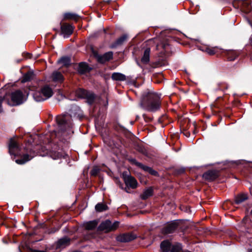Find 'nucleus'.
I'll return each instance as SVG.
<instances>
[{
	"label": "nucleus",
	"mask_w": 252,
	"mask_h": 252,
	"mask_svg": "<svg viewBox=\"0 0 252 252\" xmlns=\"http://www.w3.org/2000/svg\"><path fill=\"white\" fill-rule=\"evenodd\" d=\"M99 171L100 169L98 167L95 166L91 170V174L92 176H95L98 174Z\"/></svg>",
	"instance_id": "34"
},
{
	"label": "nucleus",
	"mask_w": 252,
	"mask_h": 252,
	"mask_svg": "<svg viewBox=\"0 0 252 252\" xmlns=\"http://www.w3.org/2000/svg\"><path fill=\"white\" fill-rule=\"evenodd\" d=\"M165 63H164L163 64H161L160 63H156V64L154 65L155 67H158V66H162V65H164Z\"/></svg>",
	"instance_id": "39"
},
{
	"label": "nucleus",
	"mask_w": 252,
	"mask_h": 252,
	"mask_svg": "<svg viewBox=\"0 0 252 252\" xmlns=\"http://www.w3.org/2000/svg\"><path fill=\"white\" fill-rule=\"evenodd\" d=\"M123 177L127 187H129L133 189L137 188L138 183L133 177L128 175L126 172H124Z\"/></svg>",
	"instance_id": "6"
},
{
	"label": "nucleus",
	"mask_w": 252,
	"mask_h": 252,
	"mask_svg": "<svg viewBox=\"0 0 252 252\" xmlns=\"http://www.w3.org/2000/svg\"><path fill=\"white\" fill-rule=\"evenodd\" d=\"M119 225V222L115 221L112 223L109 220L102 222L98 227V230L107 233L116 230Z\"/></svg>",
	"instance_id": "3"
},
{
	"label": "nucleus",
	"mask_w": 252,
	"mask_h": 252,
	"mask_svg": "<svg viewBox=\"0 0 252 252\" xmlns=\"http://www.w3.org/2000/svg\"><path fill=\"white\" fill-rule=\"evenodd\" d=\"M9 152L11 154L16 155L20 150L17 142L14 139H11L9 144Z\"/></svg>",
	"instance_id": "12"
},
{
	"label": "nucleus",
	"mask_w": 252,
	"mask_h": 252,
	"mask_svg": "<svg viewBox=\"0 0 252 252\" xmlns=\"http://www.w3.org/2000/svg\"><path fill=\"white\" fill-rule=\"evenodd\" d=\"M148 172L149 173H150L151 175H153L155 176H156L158 175V172L157 171H156L155 170H153L151 167L150 168V169H149Z\"/></svg>",
	"instance_id": "38"
},
{
	"label": "nucleus",
	"mask_w": 252,
	"mask_h": 252,
	"mask_svg": "<svg viewBox=\"0 0 252 252\" xmlns=\"http://www.w3.org/2000/svg\"><path fill=\"white\" fill-rule=\"evenodd\" d=\"M52 79L56 82H62L63 80V75L58 71H55L53 73Z\"/></svg>",
	"instance_id": "27"
},
{
	"label": "nucleus",
	"mask_w": 252,
	"mask_h": 252,
	"mask_svg": "<svg viewBox=\"0 0 252 252\" xmlns=\"http://www.w3.org/2000/svg\"><path fill=\"white\" fill-rule=\"evenodd\" d=\"M79 16L74 13H65L64 14V19L65 20H73L75 21H77Z\"/></svg>",
	"instance_id": "26"
},
{
	"label": "nucleus",
	"mask_w": 252,
	"mask_h": 252,
	"mask_svg": "<svg viewBox=\"0 0 252 252\" xmlns=\"http://www.w3.org/2000/svg\"><path fill=\"white\" fill-rule=\"evenodd\" d=\"M137 235L133 233H127L121 234L116 238L117 240L121 242H128L135 239Z\"/></svg>",
	"instance_id": "8"
},
{
	"label": "nucleus",
	"mask_w": 252,
	"mask_h": 252,
	"mask_svg": "<svg viewBox=\"0 0 252 252\" xmlns=\"http://www.w3.org/2000/svg\"><path fill=\"white\" fill-rule=\"evenodd\" d=\"M58 63L62 66H67L70 64V59L68 57H63L58 61Z\"/></svg>",
	"instance_id": "31"
},
{
	"label": "nucleus",
	"mask_w": 252,
	"mask_h": 252,
	"mask_svg": "<svg viewBox=\"0 0 252 252\" xmlns=\"http://www.w3.org/2000/svg\"><path fill=\"white\" fill-rule=\"evenodd\" d=\"M53 94L52 89L48 85L43 86L40 91L33 93L34 99L37 102L45 100L51 97Z\"/></svg>",
	"instance_id": "2"
},
{
	"label": "nucleus",
	"mask_w": 252,
	"mask_h": 252,
	"mask_svg": "<svg viewBox=\"0 0 252 252\" xmlns=\"http://www.w3.org/2000/svg\"><path fill=\"white\" fill-rule=\"evenodd\" d=\"M35 252H48L47 250L46 249L45 251H36Z\"/></svg>",
	"instance_id": "41"
},
{
	"label": "nucleus",
	"mask_w": 252,
	"mask_h": 252,
	"mask_svg": "<svg viewBox=\"0 0 252 252\" xmlns=\"http://www.w3.org/2000/svg\"><path fill=\"white\" fill-rule=\"evenodd\" d=\"M237 57V55L234 52H231L228 54V59L229 61H233Z\"/></svg>",
	"instance_id": "37"
},
{
	"label": "nucleus",
	"mask_w": 252,
	"mask_h": 252,
	"mask_svg": "<svg viewBox=\"0 0 252 252\" xmlns=\"http://www.w3.org/2000/svg\"><path fill=\"white\" fill-rule=\"evenodd\" d=\"M96 58L98 62L100 63H104L112 59L113 53L112 52H108L102 56L97 55L96 56Z\"/></svg>",
	"instance_id": "13"
},
{
	"label": "nucleus",
	"mask_w": 252,
	"mask_h": 252,
	"mask_svg": "<svg viewBox=\"0 0 252 252\" xmlns=\"http://www.w3.org/2000/svg\"><path fill=\"white\" fill-rule=\"evenodd\" d=\"M98 224V221L94 220L84 223L83 227L86 230H92L95 228Z\"/></svg>",
	"instance_id": "15"
},
{
	"label": "nucleus",
	"mask_w": 252,
	"mask_h": 252,
	"mask_svg": "<svg viewBox=\"0 0 252 252\" xmlns=\"http://www.w3.org/2000/svg\"><path fill=\"white\" fill-rule=\"evenodd\" d=\"M66 118L64 116H59L56 118V121L58 125L59 130H62V127L66 125Z\"/></svg>",
	"instance_id": "17"
},
{
	"label": "nucleus",
	"mask_w": 252,
	"mask_h": 252,
	"mask_svg": "<svg viewBox=\"0 0 252 252\" xmlns=\"http://www.w3.org/2000/svg\"><path fill=\"white\" fill-rule=\"evenodd\" d=\"M178 226V222L172 221L167 224L163 228L162 232L164 234H168L173 233Z\"/></svg>",
	"instance_id": "10"
},
{
	"label": "nucleus",
	"mask_w": 252,
	"mask_h": 252,
	"mask_svg": "<svg viewBox=\"0 0 252 252\" xmlns=\"http://www.w3.org/2000/svg\"><path fill=\"white\" fill-rule=\"evenodd\" d=\"M112 79L115 81H123L126 80V76L121 73L115 72L112 74Z\"/></svg>",
	"instance_id": "20"
},
{
	"label": "nucleus",
	"mask_w": 252,
	"mask_h": 252,
	"mask_svg": "<svg viewBox=\"0 0 252 252\" xmlns=\"http://www.w3.org/2000/svg\"><path fill=\"white\" fill-rule=\"evenodd\" d=\"M89 68L88 64L85 63H80L78 66V71L80 74H84L89 71Z\"/></svg>",
	"instance_id": "22"
},
{
	"label": "nucleus",
	"mask_w": 252,
	"mask_h": 252,
	"mask_svg": "<svg viewBox=\"0 0 252 252\" xmlns=\"http://www.w3.org/2000/svg\"><path fill=\"white\" fill-rule=\"evenodd\" d=\"M239 6L243 9L245 12H249L251 10V6L248 1L239 0L238 1Z\"/></svg>",
	"instance_id": "16"
},
{
	"label": "nucleus",
	"mask_w": 252,
	"mask_h": 252,
	"mask_svg": "<svg viewBox=\"0 0 252 252\" xmlns=\"http://www.w3.org/2000/svg\"><path fill=\"white\" fill-rule=\"evenodd\" d=\"M202 51L207 53L209 55H213L218 51V48L205 46L203 47Z\"/></svg>",
	"instance_id": "24"
},
{
	"label": "nucleus",
	"mask_w": 252,
	"mask_h": 252,
	"mask_svg": "<svg viewBox=\"0 0 252 252\" xmlns=\"http://www.w3.org/2000/svg\"><path fill=\"white\" fill-rule=\"evenodd\" d=\"M76 95L79 98L86 99L90 104L94 102L95 98V95L93 93L81 89L76 91Z\"/></svg>",
	"instance_id": "4"
},
{
	"label": "nucleus",
	"mask_w": 252,
	"mask_h": 252,
	"mask_svg": "<svg viewBox=\"0 0 252 252\" xmlns=\"http://www.w3.org/2000/svg\"><path fill=\"white\" fill-rule=\"evenodd\" d=\"M108 208V207L106 204L102 203H97L95 207L96 211L99 212L106 211Z\"/></svg>",
	"instance_id": "30"
},
{
	"label": "nucleus",
	"mask_w": 252,
	"mask_h": 252,
	"mask_svg": "<svg viewBox=\"0 0 252 252\" xmlns=\"http://www.w3.org/2000/svg\"><path fill=\"white\" fill-rule=\"evenodd\" d=\"M34 76L33 73L32 71H29L24 75L22 80V83H25L31 81Z\"/></svg>",
	"instance_id": "29"
},
{
	"label": "nucleus",
	"mask_w": 252,
	"mask_h": 252,
	"mask_svg": "<svg viewBox=\"0 0 252 252\" xmlns=\"http://www.w3.org/2000/svg\"><path fill=\"white\" fill-rule=\"evenodd\" d=\"M23 102V94L19 90L16 91L11 94V101L8 102L10 105H18Z\"/></svg>",
	"instance_id": "5"
},
{
	"label": "nucleus",
	"mask_w": 252,
	"mask_h": 252,
	"mask_svg": "<svg viewBox=\"0 0 252 252\" xmlns=\"http://www.w3.org/2000/svg\"><path fill=\"white\" fill-rule=\"evenodd\" d=\"M153 194V189L151 188H149L145 190L143 193L141 194L140 197L143 199L145 200L147 199L150 196H152Z\"/></svg>",
	"instance_id": "28"
},
{
	"label": "nucleus",
	"mask_w": 252,
	"mask_h": 252,
	"mask_svg": "<svg viewBox=\"0 0 252 252\" xmlns=\"http://www.w3.org/2000/svg\"><path fill=\"white\" fill-rule=\"evenodd\" d=\"M32 158V157L30 156L28 154L23 155L21 159H18L15 160V162L19 164H23L26 162L30 160Z\"/></svg>",
	"instance_id": "25"
},
{
	"label": "nucleus",
	"mask_w": 252,
	"mask_h": 252,
	"mask_svg": "<svg viewBox=\"0 0 252 252\" xmlns=\"http://www.w3.org/2000/svg\"><path fill=\"white\" fill-rule=\"evenodd\" d=\"M70 244V239L64 237L60 239L57 243V248H63Z\"/></svg>",
	"instance_id": "14"
},
{
	"label": "nucleus",
	"mask_w": 252,
	"mask_h": 252,
	"mask_svg": "<svg viewBox=\"0 0 252 252\" xmlns=\"http://www.w3.org/2000/svg\"><path fill=\"white\" fill-rule=\"evenodd\" d=\"M156 43H157L156 49L158 51H160V54L161 56L164 54L165 52L169 45L166 39L162 40L159 39H156Z\"/></svg>",
	"instance_id": "7"
},
{
	"label": "nucleus",
	"mask_w": 252,
	"mask_h": 252,
	"mask_svg": "<svg viewBox=\"0 0 252 252\" xmlns=\"http://www.w3.org/2000/svg\"><path fill=\"white\" fill-rule=\"evenodd\" d=\"M182 250V245L179 243L172 245L171 248V252H181Z\"/></svg>",
	"instance_id": "32"
},
{
	"label": "nucleus",
	"mask_w": 252,
	"mask_h": 252,
	"mask_svg": "<svg viewBox=\"0 0 252 252\" xmlns=\"http://www.w3.org/2000/svg\"><path fill=\"white\" fill-rule=\"evenodd\" d=\"M150 49L148 48L145 49L143 57L141 58V62L144 64H147L150 61Z\"/></svg>",
	"instance_id": "18"
},
{
	"label": "nucleus",
	"mask_w": 252,
	"mask_h": 252,
	"mask_svg": "<svg viewBox=\"0 0 252 252\" xmlns=\"http://www.w3.org/2000/svg\"><path fill=\"white\" fill-rule=\"evenodd\" d=\"M248 199V195L245 193H240L235 197V202L236 204H240Z\"/></svg>",
	"instance_id": "21"
},
{
	"label": "nucleus",
	"mask_w": 252,
	"mask_h": 252,
	"mask_svg": "<svg viewBox=\"0 0 252 252\" xmlns=\"http://www.w3.org/2000/svg\"><path fill=\"white\" fill-rule=\"evenodd\" d=\"M171 248V243L168 240H164L160 244L162 252H168Z\"/></svg>",
	"instance_id": "19"
},
{
	"label": "nucleus",
	"mask_w": 252,
	"mask_h": 252,
	"mask_svg": "<svg viewBox=\"0 0 252 252\" xmlns=\"http://www.w3.org/2000/svg\"><path fill=\"white\" fill-rule=\"evenodd\" d=\"M81 252V251H74V252Z\"/></svg>",
	"instance_id": "43"
},
{
	"label": "nucleus",
	"mask_w": 252,
	"mask_h": 252,
	"mask_svg": "<svg viewBox=\"0 0 252 252\" xmlns=\"http://www.w3.org/2000/svg\"><path fill=\"white\" fill-rule=\"evenodd\" d=\"M220 90H223L224 89H227L228 88V85L225 82H220L218 84Z\"/></svg>",
	"instance_id": "36"
},
{
	"label": "nucleus",
	"mask_w": 252,
	"mask_h": 252,
	"mask_svg": "<svg viewBox=\"0 0 252 252\" xmlns=\"http://www.w3.org/2000/svg\"><path fill=\"white\" fill-rule=\"evenodd\" d=\"M184 135H185L186 136H188V132H186V133H184Z\"/></svg>",
	"instance_id": "42"
},
{
	"label": "nucleus",
	"mask_w": 252,
	"mask_h": 252,
	"mask_svg": "<svg viewBox=\"0 0 252 252\" xmlns=\"http://www.w3.org/2000/svg\"><path fill=\"white\" fill-rule=\"evenodd\" d=\"M135 164L137 166H138L139 167L142 168L143 170L148 172V171H149V170L150 169V167H148V166H146V165H144L142 163L138 162H136Z\"/></svg>",
	"instance_id": "35"
},
{
	"label": "nucleus",
	"mask_w": 252,
	"mask_h": 252,
	"mask_svg": "<svg viewBox=\"0 0 252 252\" xmlns=\"http://www.w3.org/2000/svg\"><path fill=\"white\" fill-rule=\"evenodd\" d=\"M219 176V171L216 170H209L203 174V178L208 181H213Z\"/></svg>",
	"instance_id": "11"
},
{
	"label": "nucleus",
	"mask_w": 252,
	"mask_h": 252,
	"mask_svg": "<svg viewBox=\"0 0 252 252\" xmlns=\"http://www.w3.org/2000/svg\"><path fill=\"white\" fill-rule=\"evenodd\" d=\"M67 125V126H69V125L67 124V122H66V125L62 127L63 130H61V131H64L65 130V128L66 127V126Z\"/></svg>",
	"instance_id": "40"
},
{
	"label": "nucleus",
	"mask_w": 252,
	"mask_h": 252,
	"mask_svg": "<svg viewBox=\"0 0 252 252\" xmlns=\"http://www.w3.org/2000/svg\"><path fill=\"white\" fill-rule=\"evenodd\" d=\"M127 36L126 35H123L120 37L115 42V46H117L122 44L126 40Z\"/></svg>",
	"instance_id": "33"
},
{
	"label": "nucleus",
	"mask_w": 252,
	"mask_h": 252,
	"mask_svg": "<svg viewBox=\"0 0 252 252\" xmlns=\"http://www.w3.org/2000/svg\"><path fill=\"white\" fill-rule=\"evenodd\" d=\"M65 155V154L62 150L60 152L52 151L51 153V157L53 159L64 158Z\"/></svg>",
	"instance_id": "23"
},
{
	"label": "nucleus",
	"mask_w": 252,
	"mask_h": 252,
	"mask_svg": "<svg viewBox=\"0 0 252 252\" xmlns=\"http://www.w3.org/2000/svg\"><path fill=\"white\" fill-rule=\"evenodd\" d=\"M61 33L64 37H67L73 33L74 28L70 24L63 23L61 25Z\"/></svg>",
	"instance_id": "9"
},
{
	"label": "nucleus",
	"mask_w": 252,
	"mask_h": 252,
	"mask_svg": "<svg viewBox=\"0 0 252 252\" xmlns=\"http://www.w3.org/2000/svg\"><path fill=\"white\" fill-rule=\"evenodd\" d=\"M160 95L152 90H147L143 94L140 106L149 111H155L159 108L160 105Z\"/></svg>",
	"instance_id": "1"
}]
</instances>
